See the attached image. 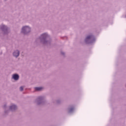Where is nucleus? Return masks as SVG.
Here are the masks:
<instances>
[{
	"mask_svg": "<svg viewBox=\"0 0 126 126\" xmlns=\"http://www.w3.org/2000/svg\"><path fill=\"white\" fill-rule=\"evenodd\" d=\"M31 30V29H30L29 27L26 26V27H23L22 29V33H24V34H27L28 32H30Z\"/></svg>",
	"mask_w": 126,
	"mask_h": 126,
	"instance_id": "f257e3e1",
	"label": "nucleus"
},
{
	"mask_svg": "<svg viewBox=\"0 0 126 126\" xmlns=\"http://www.w3.org/2000/svg\"><path fill=\"white\" fill-rule=\"evenodd\" d=\"M13 78L14 80H18L19 78V76L17 74H14L13 75Z\"/></svg>",
	"mask_w": 126,
	"mask_h": 126,
	"instance_id": "f03ea898",
	"label": "nucleus"
},
{
	"mask_svg": "<svg viewBox=\"0 0 126 126\" xmlns=\"http://www.w3.org/2000/svg\"><path fill=\"white\" fill-rule=\"evenodd\" d=\"M13 56L14 57H16V58H17L18 56H19V51H16L13 53Z\"/></svg>",
	"mask_w": 126,
	"mask_h": 126,
	"instance_id": "7ed1b4c3",
	"label": "nucleus"
},
{
	"mask_svg": "<svg viewBox=\"0 0 126 126\" xmlns=\"http://www.w3.org/2000/svg\"><path fill=\"white\" fill-rule=\"evenodd\" d=\"M16 108H17V107L15 105H13L10 107V110H12V111H13V110H15L16 109Z\"/></svg>",
	"mask_w": 126,
	"mask_h": 126,
	"instance_id": "20e7f679",
	"label": "nucleus"
},
{
	"mask_svg": "<svg viewBox=\"0 0 126 126\" xmlns=\"http://www.w3.org/2000/svg\"><path fill=\"white\" fill-rule=\"evenodd\" d=\"M47 36L48 34H47V33H43L41 35V37L42 38V39H45V38H47Z\"/></svg>",
	"mask_w": 126,
	"mask_h": 126,
	"instance_id": "39448f33",
	"label": "nucleus"
},
{
	"mask_svg": "<svg viewBox=\"0 0 126 126\" xmlns=\"http://www.w3.org/2000/svg\"><path fill=\"white\" fill-rule=\"evenodd\" d=\"M43 89L42 87H36L35 88V90H36V91H41V90H42Z\"/></svg>",
	"mask_w": 126,
	"mask_h": 126,
	"instance_id": "423d86ee",
	"label": "nucleus"
},
{
	"mask_svg": "<svg viewBox=\"0 0 126 126\" xmlns=\"http://www.w3.org/2000/svg\"><path fill=\"white\" fill-rule=\"evenodd\" d=\"M92 38V35H89L85 39V41L86 42H87V41H88V40H90V39H91Z\"/></svg>",
	"mask_w": 126,
	"mask_h": 126,
	"instance_id": "0eeeda50",
	"label": "nucleus"
},
{
	"mask_svg": "<svg viewBox=\"0 0 126 126\" xmlns=\"http://www.w3.org/2000/svg\"><path fill=\"white\" fill-rule=\"evenodd\" d=\"M23 88H24V87H21L20 88V91H23Z\"/></svg>",
	"mask_w": 126,
	"mask_h": 126,
	"instance_id": "6e6552de",
	"label": "nucleus"
},
{
	"mask_svg": "<svg viewBox=\"0 0 126 126\" xmlns=\"http://www.w3.org/2000/svg\"><path fill=\"white\" fill-rule=\"evenodd\" d=\"M5 27H6L5 26H2L3 28H5Z\"/></svg>",
	"mask_w": 126,
	"mask_h": 126,
	"instance_id": "1a4fd4ad",
	"label": "nucleus"
}]
</instances>
